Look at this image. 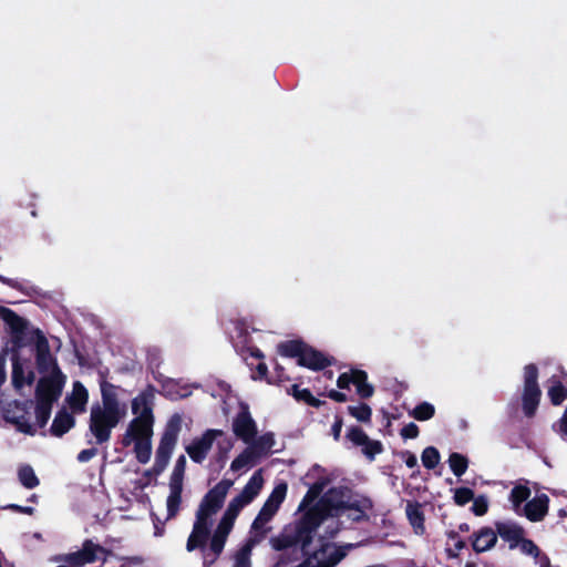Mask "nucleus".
Listing matches in <instances>:
<instances>
[{"label":"nucleus","instance_id":"nucleus-31","mask_svg":"<svg viewBox=\"0 0 567 567\" xmlns=\"http://www.w3.org/2000/svg\"><path fill=\"white\" fill-rule=\"evenodd\" d=\"M264 485V477L261 474V470L256 471L247 484L244 486L243 491L239 493L244 498H246L249 503H251L259 494Z\"/></svg>","mask_w":567,"mask_h":567},{"label":"nucleus","instance_id":"nucleus-56","mask_svg":"<svg viewBox=\"0 0 567 567\" xmlns=\"http://www.w3.org/2000/svg\"><path fill=\"white\" fill-rule=\"evenodd\" d=\"M151 517L154 525V536L162 537L165 534V520H162L158 516H156L154 513H151Z\"/></svg>","mask_w":567,"mask_h":567},{"label":"nucleus","instance_id":"nucleus-8","mask_svg":"<svg viewBox=\"0 0 567 567\" xmlns=\"http://www.w3.org/2000/svg\"><path fill=\"white\" fill-rule=\"evenodd\" d=\"M64 374H49L39 379L35 386V402L53 405L62 394L65 384Z\"/></svg>","mask_w":567,"mask_h":567},{"label":"nucleus","instance_id":"nucleus-29","mask_svg":"<svg viewBox=\"0 0 567 567\" xmlns=\"http://www.w3.org/2000/svg\"><path fill=\"white\" fill-rule=\"evenodd\" d=\"M549 383L547 395L550 403L555 406L561 405L567 400V386L556 375L549 379Z\"/></svg>","mask_w":567,"mask_h":567},{"label":"nucleus","instance_id":"nucleus-55","mask_svg":"<svg viewBox=\"0 0 567 567\" xmlns=\"http://www.w3.org/2000/svg\"><path fill=\"white\" fill-rule=\"evenodd\" d=\"M0 282L9 286L12 289L19 290V291L25 293L27 296H30V292L23 287V285L16 279H11V278L0 275Z\"/></svg>","mask_w":567,"mask_h":567},{"label":"nucleus","instance_id":"nucleus-64","mask_svg":"<svg viewBox=\"0 0 567 567\" xmlns=\"http://www.w3.org/2000/svg\"><path fill=\"white\" fill-rule=\"evenodd\" d=\"M136 442V437L133 435V433L126 429V432L123 434L121 443L124 447L130 446L132 443Z\"/></svg>","mask_w":567,"mask_h":567},{"label":"nucleus","instance_id":"nucleus-23","mask_svg":"<svg viewBox=\"0 0 567 567\" xmlns=\"http://www.w3.org/2000/svg\"><path fill=\"white\" fill-rule=\"evenodd\" d=\"M75 425V417L64 408L59 410L50 427V434L55 437H62Z\"/></svg>","mask_w":567,"mask_h":567},{"label":"nucleus","instance_id":"nucleus-2","mask_svg":"<svg viewBox=\"0 0 567 567\" xmlns=\"http://www.w3.org/2000/svg\"><path fill=\"white\" fill-rule=\"evenodd\" d=\"M250 504L246 498H244L240 494L235 496L229 503L224 512L221 518L219 519L209 542V553H212V558L209 559V564H214L218 557L221 555L227 538L231 533L235 522L240 514L241 509Z\"/></svg>","mask_w":567,"mask_h":567},{"label":"nucleus","instance_id":"nucleus-50","mask_svg":"<svg viewBox=\"0 0 567 567\" xmlns=\"http://www.w3.org/2000/svg\"><path fill=\"white\" fill-rule=\"evenodd\" d=\"M362 446L363 454L371 461L383 451V445L380 441L370 440L369 437Z\"/></svg>","mask_w":567,"mask_h":567},{"label":"nucleus","instance_id":"nucleus-30","mask_svg":"<svg viewBox=\"0 0 567 567\" xmlns=\"http://www.w3.org/2000/svg\"><path fill=\"white\" fill-rule=\"evenodd\" d=\"M155 388L150 384L143 390L136 398L132 400V412L135 415H140L142 410L148 408L153 411Z\"/></svg>","mask_w":567,"mask_h":567},{"label":"nucleus","instance_id":"nucleus-49","mask_svg":"<svg viewBox=\"0 0 567 567\" xmlns=\"http://www.w3.org/2000/svg\"><path fill=\"white\" fill-rule=\"evenodd\" d=\"M517 548H519L523 554L534 558H538L540 556L539 547L534 543V540L526 538V535L523 536V539Z\"/></svg>","mask_w":567,"mask_h":567},{"label":"nucleus","instance_id":"nucleus-54","mask_svg":"<svg viewBox=\"0 0 567 567\" xmlns=\"http://www.w3.org/2000/svg\"><path fill=\"white\" fill-rule=\"evenodd\" d=\"M185 473L173 471L169 477V489H182Z\"/></svg>","mask_w":567,"mask_h":567},{"label":"nucleus","instance_id":"nucleus-11","mask_svg":"<svg viewBox=\"0 0 567 567\" xmlns=\"http://www.w3.org/2000/svg\"><path fill=\"white\" fill-rule=\"evenodd\" d=\"M100 390L102 398V405H100V410L123 420L126 415V406L121 403L117 398L116 391L118 386L109 382L102 372H100Z\"/></svg>","mask_w":567,"mask_h":567},{"label":"nucleus","instance_id":"nucleus-40","mask_svg":"<svg viewBox=\"0 0 567 567\" xmlns=\"http://www.w3.org/2000/svg\"><path fill=\"white\" fill-rule=\"evenodd\" d=\"M441 460L440 452L434 446H427L423 450L421 454V461L425 468L433 470L435 468Z\"/></svg>","mask_w":567,"mask_h":567},{"label":"nucleus","instance_id":"nucleus-5","mask_svg":"<svg viewBox=\"0 0 567 567\" xmlns=\"http://www.w3.org/2000/svg\"><path fill=\"white\" fill-rule=\"evenodd\" d=\"M336 492L334 488L328 491L324 497H322L316 505L324 506L327 516L330 509H336L342 514L347 511L357 512V515H348L353 522H361L368 519L367 512L373 508V503L369 497H361L359 499L350 501H338L333 502L332 495Z\"/></svg>","mask_w":567,"mask_h":567},{"label":"nucleus","instance_id":"nucleus-1","mask_svg":"<svg viewBox=\"0 0 567 567\" xmlns=\"http://www.w3.org/2000/svg\"><path fill=\"white\" fill-rule=\"evenodd\" d=\"M234 482L223 478L202 498L195 513V522L193 529L186 542V550L194 551L200 549L204 558V565L209 564L212 553H209L208 540L212 537L213 516L216 515L224 506L226 496Z\"/></svg>","mask_w":567,"mask_h":567},{"label":"nucleus","instance_id":"nucleus-24","mask_svg":"<svg viewBox=\"0 0 567 567\" xmlns=\"http://www.w3.org/2000/svg\"><path fill=\"white\" fill-rule=\"evenodd\" d=\"M66 401L73 413H83L89 401L86 388L80 381H75L73 383L72 393Z\"/></svg>","mask_w":567,"mask_h":567},{"label":"nucleus","instance_id":"nucleus-44","mask_svg":"<svg viewBox=\"0 0 567 567\" xmlns=\"http://www.w3.org/2000/svg\"><path fill=\"white\" fill-rule=\"evenodd\" d=\"M52 406L53 405H51V404L35 402L34 413H35L37 424L39 427L42 429L48 424L50 416H51Z\"/></svg>","mask_w":567,"mask_h":567},{"label":"nucleus","instance_id":"nucleus-12","mask_svg":"<svg viewBox=\"0 0 567 567\" xmlns=\"http://www.w3.org/2000/svg\"><path fill=\"white\" fill-rule=\"evenodd\" d=\"M100 390L102 398V405H100V410L123 420L126 415V406L121 403L117 398L116 391L118 386L109 382L102 372H100Z\"/></svg>","mask_w":567,"mask_h":567},{"label":"nucleus","instance_id":"nucleus-4","mask_svg":"<svg viewBox=\"0 0 567 567\" xmlns=\"http://www.w3.org/2000/svg\"><path fill=\"white\" fill-rule=\"evenodd\" d=\"M538 367L528 363L523 369L522 410L526 417H534L542 399V390L538 384Z\"/></svg>","mask_w":567,"mask_h":567},{"label":"nucleus","instance_id":"nucleus-46","mask_svg":"<svg viewBox=\"0 0 567 567\" xmlns=\"http://www.w3.org/2000/svg\"><path fill=\"white\" fill-rule=\"evenodd\" d=\"M453 501L457 506H465L474 499V491L470 487H457L453 489Z\"/></svg>","mask_w":567,"mask_h":567},{"label":"nucleus","instance_id":"nucleus-42","mask_svg":"<svg viewBox=\"0 0 567 567\" xmlns=\"http://www.w3.org/2000/svg\"><path fill=\"white\" fill-rule=\"evenodd\" d=\"M530 496L529 487L525 485H516L512 488L509 499L513 503L514 507H519L524 502L527 503Z\"/></svg>","mask_w":567,"mask_h":567},{"label":"nucleus","instance_id":"nucleus-45","mask_svg":"<svg viewBox=\"0 0 567 567\" xmlns=\"http://www.w3.org/2000/svg\"><path fill=\"white\" fill-rule=\"evenodd\" d=\"M162 395L169 400H178L185 398L187 394H182L178 384L173 379H166L162 383Z\"/></svg>","mask_w":567,"mask_h":567},{"label":"nucleus","instance_id":"nucleus-33","mask_svg":"<svg viewBox=\"0 0 567 567\" xmlns=\"http://www.w3.org/2000/svg\"><path fill=\"white\" fill-rule=\"evenodd\" d=\"M449 465L453 474L461 477L468 468V458L457 452H453L449 456Z\"/></svg>","mask_w":567,"mask_h":567},{"label":"nucleus","instance_id":"nucleus-32","mask_svg":"<svg viewBox=\"0 0 567 567\" xmlns=\"http://www.w3.org/2000/svg\"><path fill=\"white\" fill-rule=\"evenodd\" d=\"M288 394L292 395L296 401L303 402L316 409H319L326 403L315 398L309 389H301L298 384H292L290 389H288Z\"/></svg>","mask_w":567,"mask_h":567},{"label":"nucleus","instance_id":"nucleus-27","mask_svg":"<svg viewBox=\"0 0 567 567\" xmlns=\"http://www.w3.org/2000/svg\"><path fill=\"white\" fill-rule=\"evenodd\" d=\"M307 343L302 339H292L280 342L277 351L281 357L301 360Z\"/></svg>","mask_w":567,"mask_h":567},{"label":"nucleus","instance_id":"nucleus-48","mask_svg":"<svg viewBox=\"0 0 567 567\" xmlns=\"http://www.w3.org/2000/svg\"><path fill=\"white\" fill-rule=\"evenodd\" d=\"M368 435L360 426H351L347 432V439L354 445L362 446L368 441Z\"/></svg>","mask_w":567,"mask_h":567},{"label":"nucleus","instance_id":"nucleus-57","mask_svg":"<svg viewBox=\"0 0 567 567\" xmlns=\"http://www.w3.org/2000/svg\"><path fill=\"white\" fill-rule=\"evenodd\" d=\"M318 394L321 395V396L322 395L328 396L329 399H331V400H333L336 402H339V403L348 401V396H347L346 393L337 391L334 389H331L328 392H319Z\"/></svg>","mask_w":567,"mask_h":567},{"label":"nucleus","instance_id":"nucleus-25","mask_svg":"<svg viewBox=\"0 0 567 567\" xmlns=\"http://www.w3.org/2000/svg\"><path fill=\"white\" fill-rule=\"evenodd\" d=\"M14 408L20 413L19 415L11 417V424L16 426L17 431L33 436L37 433V430L29 421L27 402L16 400Z\"/></svg>","mask_w":567,"mask_h":567},{"label":"nucleus","instance_id":"nucleus-6","mask_svg":"<svg viewBox=\"0 0 567 567\" xmlns=\"http://www.w3.org/2000/svg\"><path fill=\"white\" fill-rule=\"evenodd\" d=\"M182 423L183 420L178 413L173 414L168 419L155 454V463L157 466L166 468L177 443L178 434L182 430Z\"/></svg>","mask_w":567,"mask_h":567},{"label":"nucleus","instance_id":"nucleus-13","mask_svg":"<svg viewBox=\"0 0 567 567\" xmlns=\"http://www.w3.org/2000/svg\"><path fill=\"white\" fill-rule=\"evenodd\" d=\"M350 384L357 389L361 399H369L374 394V386L368 382V373L361 369H351L350 372L341 373L337 379V386L341 390H349Z\"/></svg>","mask_w":567,"mask_h":567},{"label":"nucleus","instance_id":"nucleus-19","mask_svg":"<svg viewBox=\"0 0 567 567\" xmlns=\"http://www.w3.org/2000/svg\"><path fill=\"white\" fill-rule=\"evenodd\" d=\"M303 357L298 360V365L310 369L312 371H321L334 363L333 357H328L323 352L315 349L307 343Z\"/></svg>","mask_w":567,"mask_h":567},{"label":"nucleus","instance_id":"nucleus-20","mask_svg":"<svg viewBox=\"0 0 567 567\" xmlns=\"http://www.w3.org/2000/svg\"><path fill=\"white\" fill-rule=\"evenodd\" d=\"M154 415L152 410L146 408L141 414L134 417L127 429L133 433L136 440L152 439Z\"/></svg>","mask_w":567,"mask_h":567},{"label":"nucleus","instance_id":"nucleus-14","mask_svg":"<svg viewBox=\"0 0 567 567\" xmlns=\"http://www.w3.org/2000/svg\"><path fill=\"white\" fill-rule=\"evenodd\" d=\"M233 432L245 443H250L257 436V423L245 402L239 403V411L233 420Z\"/></svg>","mask_w":567,"mask_h":567},{"label":"nucleus","instance_id":"nucleus-16","mask_svg":"<svg viewBox=\"0 0 567 567\" xmlns=\"http://www.w3.org/2000/svg\"><path fill=\"white\" fill-rule=\"evenodd\" d=\"M223 434L221 430L209 429L206 430L200 437L194 439L193 442L186 446V452L190 460L200 464L206 458L214 441Z\"/></svg>","mask_w":567,"mask_h":567},{"label":"nucleus","instance_id":"nucleus-9","mask_svg":"<svg viewBox=\"0 0 567 567\" xmlns=\"http://www.w3.org/2000/svg\"><path fill=\"white\" fill-rule=\"evenodd\" d=\"M35 333V365L40 373H49V374H63L61 371L56 359L52 355L50 350V344L45 336L41 330L37 329Z\"/></svg>","mask_w":567,"mask_h":567},{"label":"nucleus","instance_id":"nucleus-63","mask_svg":"<svg viewBox=\"0 0 567 567\" xmlns=\"http://www.w3.org/2000/svg\"><path fill=\"white\" fill-rule=\"evenodd\" d=\"M120 560L122 561L121 565L118 567H132V564H141L143 560L142 558L137 557V556H133V557H120Z\"/></svg>","mask_w":567,"mask_h":567},{"label":"nucleus","instance_id":"nucleus-53","mask_svg":"<svg viewBox=\"0 0 567 567\" xmlns=\"http://www.w3.org/2000/svg\"><path fill=\"white\" fill-rule=\"evenodd\" d=\"M322 486L319 484H313L305 495L300 508L311 503L321 492Z\"/></svg>","mask_w":567,"mask_h":567},{"label":"nucleus","instance_id":"nucleus-3","mask_svg":"<svg viewBox=\"0 0 567 567\" xmlns=\"http://www.w3.org/2000/svg\"><path fill=\"white\" fill-rule=\"evenodd\" d=\"M113 551L107 549L100 544H95L92 539H85L82 543L81 549L61 554L54 557V561L64 563L72 567H83L89 564H93L96 560L106 561L109 556H112Z\"/></svg>","mask_w":567,"mask_h":567},{"label":"nucleus","instance_id":"nucleus-43","mask_svg":"<svg viewBox=\"0 0 567 567\" xmlns=\"http://www.w3.org/2000/svg\"><path fill=\"white\" fill-rule=\"evenodd\" d=\"M348 413L359 422L367 423L371 421L372 410L367 403H360L357 406L349 405Z\"/></svg>","mask_w":567,"mask_h":567},{"label":"nucleus","instance_id":"nucleus-52","mask_svg":"<svg viewBox=\"0 0 567 567\" xmlns=\"http://www.w3.org/2000/svg\"><path fill=\"white\" fill-rule=\"evenodd\" d=\"M419 433H420L419 426L413 422H410L409 424L404 425L400 432L401 436L404 440L415 439V437H417Z\"/></svg>","mask_w":567,"mask_h":567},{"label":"nucleus","instance_id":"nucleus-28","mask_svg":"<svg viewBox=\"0 0 567 567\" xmlns=\"http://www.w3.org/2000/svg\"><path fill=\"white\" fill-rule=\"evenodd\" d=\"M249 444V449H252L254 454L260 458L266 456L275 445L274 433L267 432L258 437H255Z\"/></svg>","mask_w":567,"mask_h":567},{"label":"nucleus","instance_id":"nucleus-26","mask_svg":"<svg viewBox=\"0 0 567 567\" xmlns=\"http://www.w3.org/2000/svg\"><path fill=\"white\" fill-rule=\"evenodd\" d=\"M406 517L416 535L425 534V517L422 505L419 502H408L405 507Z\"/></svg>","mask_w":567,"mask_h":567},{"label":"nucleus","instance_id":"nucleus-7","mask_svg":"<svg viewBox=\"0 0 567 567\" xmlns=\"http://www.w3.org/2000/svg\"><path fill=\"white\" fill-rule=\"evenodd\" d=\"M122 420L100 410V404L92 405L89 420V431L94 436L95 443L102 445L110 441L112 430Z\"/></svg>","mask_w":567,"mask_h":567},{"label":"nucleus","instance_id":"nucleus-18","mask_svg":"<svg viewBox=\"0 0 567 567\" xmlns=\"http://www.w3.org/2000/svg\"><path fill=\"white\" fill-rule=\"evenodd\" d=\"M288 486L285 482L277 484L266 502L264 503L261 509L258 513V520H271L276 515L280 505L286 498Z\"/></svg>","mask_w":567,"mask_h":567},{"label":"nucleus","instance_id":"nucleus-61","mask_svg":"<svg viewBox=\"0 0 567 567\" xmlns=\"http://www.w3.org/2000/svg\"><path fill=\"white\" fill-rule=\"evenodd\" d=\"M7 508L16 512V513H20V514H27V515H33L34 513V508L33 507H30V506H21V505H18V504H10L7 506Z\"/></svg>","mask_w":567,"mask_h":567},{"label":"nucleus","instance_id":"nucleus-59","mask_svg":"<svg viewBox=\"0 0 567 567\" xmlns=\"http://www.w3.org/2000/svg\"><path fill=\"white\" fill-rule=\"evenodd\" d=\"M342 425H343V420L341 416L337 415L334 417V422L331 426V433L333 435V439L336 441H339L340 440V435H341V430H342Z\"/></svg>","mask_w":567,"mask_h":567},{"label":"nucleus","instance_id":"nucleus-35","mask_svg":"<svg viewBox=\"0 0 567 567\" xmlns=\"http://www.w3.org/2000/svg\"><path fill=\"white\" fill-rule=\"evenodd\" d=\"M182 489H169V495L167 496L166 499V520L173 519L177 516L182 504Z\"/></svg>","mask_w":567,"mask_h":567},{"label":"nucleus","instance_id":"nucleus-38","mask_svg":"<svg viewBox=\"0 0 567 567\" xmlns=\"http://www.w3.org/2000/svg\"><path fill=\"white\" fill-rule=\"evenodd\" d=\"M258 544V539L246 542V544L237 551L235 564L233 567H250L251 549Z\"/></svg>","mask_w":567,"mask_h":567},{"label":"nucleus","instance_id":"nucleus-17","mask_svg":"<svg viewBox=\"0 0 567 567\" xmlns=\"http://www.w3.org/2000/svg\"><path fill=\"white\" fill-rule=\"evenodd\" d=\"M497 538L508 544V548L514 550L518 547L526 535L525 528L515 520H497L494 523Z\"/></svg>","mask_w":567,"mask_h":567},{"label":"nucleus","instance_id":"nucleus-15","mask_svg":"<svg viewBox=\"0 0 567 567\" xmlns=\"http://www.w3.org/2000/svg\"><path fill=\"white\" fill-rule=\"evenodd\" d=\"M23 347H16L14 343H11L10 352H11V382L16 390H21L24 385H31L34 382L35 374L31 369L25 370L24 363H29V361H22L20 357V350Z\"/></svg>","mask_w":567,"mask_h":567},{"label":"nucleus","instance_id":"nucleus-36","mask_svg":"<svg viewBox=\"0 0 567 567\" xmlns=\"http://www.w3.org/2000/svg\"><path fill=\"white\" fill-rule=\"evenodd\" d=\"M258 457L254 454L252 449L248 446L233 460L230 464V470L234 472H238L246 466L252 465Z\"/></svg>","mask_w":567,"mask_h":567},{"label":"nucleus","instance_id":"nucleus-37","mask_svg":"<svg viewBox=\"0 0 567 567\" xmlns=\"http://www.w3.org/2000/svg\"><path fill=\"white\" fill-rule=\"evenodd\" d=\"M134 453L138 463L146 464L152 455V439L136 440Z\"/></svg>","mask_w":567,"mask_h":567},{"label":"nucleus","instance_id":"nucleus-22","mask_svg":"<svg viewBox=\"0 0 567 567\" xmlns=\"http://www.w3.org/2000/svg\"><path fill=\"white\" fill-rule=\"evenodd\" d=\"M549 497L540 494L533 499L527 501L524 506V513L528 520L536 523L545 518L548 513Z\"/></svg>","mask_w":567,"mask_h":567},{"label":"nucleus","instance_id":"nucleus-21","mask_svg":"<svg viewBox=\"0 0 567 567\" xmlns=\"http://www.w3.org/2000/svg\"><path fill=\"white\" fill-rule=\"evenodd\" d=\"M470 539L473 550L481 554L495 547L497 543V534L495 528L484 526L477 532H474Z\"/></svg>","mask_w":567,"mask_h":567},{"label":"nucleus","instance_id":"nucleus-58","mask_svg":"<svg viewBox=\"0 0 567 567\" xmlns=\"http://www.w3.org/2000/svg\"><path fill=\"white\" fill-rule=\"evenodd\" d=\"M96 454H97L96 447L84 449L78 454L76 460L80 463H86V462L91 461Z\"/></svg>","mask_w":567,"mask_h":567},{"label":"nucleus","instance_id":"nucleus-47","mask_svg":"<svg viewBox=\"0 0 567 567\" xmlns=\"http://www.w3.org/2000/svg\"><path fill=\"white\" fill-rule=\"evenodd\" d=\"M446 537L451 540H455V544H454V549H451L449 548L446 551H447V556L451 557V558H454L458 555V551H461L462 549L466 548V542L464 539H461L460 536H458V532L456 530H447L446 532Z\"/></svg>","mask_w":567,"mask_h":567},{"label":"nucleus","instance_id":"nucleus-60","mask_svg":"<svg viewBox=\"0 0 567 567\" xmlns=\"http://www.w3.org/2000/svg\"><path fill=\"white\" fill-rule=\"evenodd\" d=\"M19 411L14 408V401L3 410V419L11 424V417L19 415Z\"/></svg>","mask_w":567,"mask_h":567},{"label":"nucleus","instance_id":"nucleus-10","mask_svg":"<svg viewBox=\"0 0 567 567\" xmlns=\"http://www.w3.org/2000/svg\"><path fill=\"white\" fill-rule=\"evenodd\" d=\"M0 317L9 328L10 342L16 347H25L28 340V321L10 308L0 306Z\"/></svg>","mask_w":567,"mask_h":567},{"label":"nucleus","instance_id":"nucleus-41","mask_svg":"<svg viewBox=\"0 0 567 567\" xmlns=\"http://www.w3.org/2000/svg\"><path fill=\"white\" fill-rule=\"evenodd\" d=\"M269 522L270 520H258L257 515L251 524V535L247 539V542H251L252 539H258V544L262 542L266 538L268 532L270 530L269 527H266V524Z\"/></svg>","mask_w":567,"mask_h":567},{"label":"nucleus","instance_id":"nucleus-39","mask_svg":"<svg viewBox=\"0 0 567 567\" xmlns=\"http://www.w3.org/2000/svg\"><path fill=\"white\" fill-rule=\"evenodd\" d=\"M435 414V408L429 402H422L417 404L411 412L410 415L416 421H427Z\"/></svg>","mask_w":567,"mask_h":567},{"label":"nucleus","instance_id":"nucleus-62","mask_svg":"<svg viewBox=\"0 0 567 567\" xmlns=\"http://www.w3.org/2000/svg\"><path fill=\"white\" fill-rule=\"evenodd\" d=\"M402 456L405 457L404 461L409 468H413V467L417 466V458L412 452L404 451V452H402Z\"/></svg>","mask_w":567,"mask_h":567},{"label":"nucleus","instance_id":"nucleus-51","mask_svg":"<svg viewBox=\"0 0 567 567\" xmlns=\"http://www.w3.org/2000/svg\"><path fill=\"white\" fill-rule=\"evenodd\" d=\"M472 502L473 505L471 506V512L475 516H483L488 512V501L485 495L474 496Z\"/></svg>","mask_w":567,"mask_h":567},{"label":"nucleus","instance_id":"nucleus-34","mask_svg":"<svg viewBox=\"0 0 567 567\" xmlns=\"http://www.w3.org/2000/svg\"><path fill=\"white\" fill-rule=\"evenodd\" d=\"M18 477L20 483L28 489L35 488L40 481L34 473V470L31 465H22L18 471Z\"/></svg>","mask_w":567,"mask_h":567}]
</instances>
